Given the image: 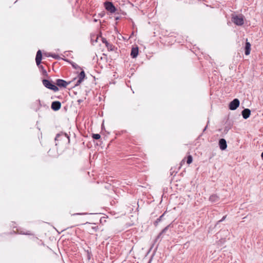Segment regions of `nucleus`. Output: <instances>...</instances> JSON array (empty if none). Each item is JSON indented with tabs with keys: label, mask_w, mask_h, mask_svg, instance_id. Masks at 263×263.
<instances>
[{
	"label": "nucleus",
	"mask_w": 263,
	"mask_h": 263,
	"mask_svg": "<svg viewBox=\"0 0 263 263\" xmlns=\"http://www.w3.org/2000/svg\"><path fill=\"white\" fill-rule=\"evenodd\" d=\"M42 83L43 85L48 89L52 90L55 92L59 90L58 87L53 84L51 81L47 79H43L42 80Z\"/></svg>",
	"instance_id": "1"
},
{
	"label": "nucleus",
	"mask_w": 263,
	"mask_h": 263,
	"mask_svg": "<svg viewBox=\"0 0 263 263\" xmlns=\"http://www.w3.org/2000/svg\"><path fill=\"white\" fill-rule=\"evenodd\" d=\"M232 21L237 26H242L244 24V16L242 15H236L232 17Z\"/></svg>",
	"instance_id": "2"
},
{
	"label": "nucleus",
	"mask_w": 263,
	"mask_h": 263,
	"mask_svg": "<svg viewBox=\"0 0 263 263\" xmlns=\"http://www.w3.org/2000/svg\"><path fill=\"white\" fill-rule=\"evenodd\" d=\"M104 5L106 10L111 13H115L117 10V8L111 2H105L104 3Z\"/></svg>",
	"instance_id": "3"
},
{
	"label": "nucleus",
	"mask_w": 263,
	"mask_h": 263,
	"mask_svg": "<svg viewBox=\"0 0 263 263\" xmlns=\"http://www.w3.org/2000/svg\"><path fill=\"white\" fill-rule=\"evenodd\" d=\"M240 102L238 99H234L229 104V109L234 110H235L239 105Z\"/></svg>",
	"instance_id": "4"
},
{
	"label": "nucleus",
	"mask_w": 263,
	"mask_h": 263,
	"mask_svg": "<svg viewBox=\"0 0 263 263\" xmlns=\"http://www.w3.org/2000/svg\"><path fill=\"white\" fill-rule=\"evenodd\" d=\"M70 83V82H66L64 80L59 79L56 80L55 84L57 87L66 88Z\"/></svg>",
	"instance_id": "5"
},
{
	"label": "nucleus",
	"mask_w": 263,
	"mask_h": 263,
	"mask_svg": "<svg viewBox=\"0 0 263 263\" xmlns=\"http://www.w3.org/2000/svg\"><path fill=\"white\" fill-rule=\"evenodd\" d=\"M61 103L59 101H53L51 105V108L54 111H57L60 109Z\"/></svg>",
	"instance_id": "6"
},
{
	"label": "nucleus",
	"mask_w": 263,
	"mask_h": 263,
	"mask_svg": "<svg viewBox=\"0 0 263 263\" xmlns=\"http://www.w3.org/2000/svg\"><path fill=\"white\" fill-rule=\"evenodd\" d=\"M219 146L221 150H225L227 147V141L224 139H220L219 141Z\"/></svg>",
	"instance_id": "7"
},
{
	"label": "nucleus",
	"mask_w": 263,
	"mask_h": 263,
	"mask_svg": "<svg viewBox=\"0 0 263 263\" xmlns=\"http://www.w3.org/2000/svg\"><path fill=\"white\" fill-rule=\"evenodd\" d=\"M42 58V52L40 50H39L37 51L36 57H35V61L36 65L39 66L41 63V60Z\"/></svg>",
	"instance_id": "8"
},
{
	"label": "nucleus",
	"mask_w": 263,
	"mask_h": 263,
	"mask_svg": "<svg viewBox=\"0 0 263 263\" xmlns=\"http://www.w3.org/2000/svg\"><path fill=\"white\" fill-rule=\"evenodd\" d=\"M63 138H67L68 139V141H69V138L68 136V135L66 134H63V133L57 134L55 137V141L61 140Z\"/></svg>",
	"instance_id": "9"
},
{
	"label": "nucleus",
	"mask_w": 263,
	"mask_h": 263,
	"mask_svg": "<svg viewBox=\"0 0 263 263\" xmlns=\"http://www.w3.org/2000/svg\"><path fill=\"white\" fill-rule=\"evenodd\" d=\"M242 116L245 119H248L251 114V111L248 108L244 109L241 112Z\"/></svg>",
	"instance_id": "10"
},
{
	"label": "nucleus",
	"mask_w": 263,
	"mask_h": 263,
	"mask_svg": "<svg viewBox=\"0 0 263 263\" xmlns=\"http://www.w3.org/2000/svg\"><path fill=\"white\" fill-rule=\"evenodd\" d=\"M138 52H139L138 47H133V48H132V50H131L130 56L133 58H136L138 56Z\"/></svg>",
	"instance_id": "11"
},
{
	"label": "nucleus",
	"mask_w": 263,
	"mask_h": 263,
	"mask_svg": "<svg viewBox=\"0 0 263 263\" xmlns=\"http://www.w3.org/2000/svg\"><path fill=\"white\" fill-rule=\"evenodd\" d=\"M219 197L217 195H216V194L212 195L209 198V200L211 202H213V203L218 202L219 201Z\"/></svg>",
	"instance_id": "12"
},
{
	"label": "nucleus",
	"mask_w": 263,
	"mask_h": 263,
	"mask_svg": "<svg viewBox=\"0 0 263 263\" xmlns=\"http://www.w3.org/2000/svg\"><path fill=\"white\" fill-rule=\"evenodd\" d=\"M251 51V44L247 42L245 45V54L249 55Z\"/></svg>",
	"instance_id": "13"
},
{
	"label": "nucleus",
	"mask_w": 263,
	"mask_h": 263,
	"mask_svg": "<svg viewBox=\"0 0 263 263\" xmlns=\"http://www.w3.org/2000/svg\"><path fill=\"white\" fill-rule=\"evenodd\" d=\"M171 224L168 225L165 228H164L161 232L159 234V235L157 236L156 241H157L159 238L161 237V236L164 233L166 232V231L168 230V228L170 227Z\"/></svg>",
	"instance_id": "14"
},
{
	"label": "nucleus",
	"mask_w": 263,
	"mask_h": 263,
	"mask_svg": "<svg viewBox=\"0 0 263 263\" xmlns=\"http://www.w3.org/2000/svg\"><path fill=\"white\" fill-rule=\"evenodd\" d=\"M105 46L109 51H114L115 48V46L109 43L108 42H106Z\"/></svg>",
	"instance_id": "15"
},
{
	"label": "nucleus",
	"mask_w": 263,
	"mask_h": 263,
	"mask_svg": "<svg viewBox=\"0 0 263 263\" xmlns=\"http://www.w3.org/2000/svg\"><path fill=\"white\" fill-rule=\"evenodd\" d=\"M165 212H164L162 215H161L158 218L156 219V220L154 222V224L156 227L158 224V223L162 221V218L164 216Z\"/></svg>",
	"instance_id": "16"
},
{
	"label": "nucleus",
	"mask_w": 263,
	"mask_h": 263,
	"mask_svg": "<svg viewBox=\"0 0 263 263\" xmlns=\"http://www.w3.org/2000/svg\"><path fill=\"white\" fill-rule=\"evenodd\" d=\"M85 72L83 70V71H81V72L78 75V78L83 80L85 78Z\"/></svg>",
	"instance_id": "17"
},
{
	"label": "nucleus",
	"mask_w": 263,
	"mask_h": 263,
	"mask_svg": "<svg viewBox=\"0 0 263 263\" xmlns=\"http://www.w3.org/2000/svg\"><path fill=\"white\" fill-rule=\"evenodd\" d=\"M193 161V158L191 155H189L187 157V161L186 162L187 164H191Z\"/></svg>",
	"instance_id": "18"
},
{
	"label": "nucleus",
	"mask_w": 263,
	"mask_h": 263,
	"mask_svg": "<svg viewBox=\"0 0 263 263\" xmlns=\"http://www.w3.org/2000/svg\"><path fill=\"white\" fill-rule=\"evenodd\" d=\"M93 139L98 140L101 138L100 135L99 134H93L92 136Z\"/></svg>",
	"instance_id": "19"
},
{
	"label": "nucleus",
	"mask_w": 263,
	"mask_h": 263,
	"mask_svg": "<svg viewBox=\"0 0 263 263\" xmlns=\"http://www.w3.org/2000/svg\"><path fill=\"white\" fill-rule=\"evenodd\" d=\"M99 37L98 36H97L96 37V39L93 40V37L92 36L91 37V42L92 43H97V41H98V39Z\"/></svg>",
	"instance_id": "20"
},
{
	"label": "nucleus",
	"mask_w": 263,
	"mask_h": 263,
	"mask_svg": "<svg viewBox=\"0 0 263 263\" xmlns=\"http://www.w3.org/2000/svg\"><path fill=\"white\" fill-rule=\"evenodd\" d=\"M51 56L55 59H58L59 58V55L55 54H52Z\"/></svg>",
	"instance_id": "21"
},
{
	"label": "nucleus",
	"mask_w": 263,
	"mask_h": 263,
	"mask_svg": "<svg viewBox=\"0 0 263 263\" xmlns=\"http://www.w3.org/2000/svg\"><path fill=\"white\" fill-rule=\"evenodd\" d=\"M83 80H81V79H79V80H78L77 82V84H76V86H78L79 85H80L82 82L83 81Z\"/></svg>",
	"instance_id": "22"
},
{
	"label": "nucleus",
	"mask_w": 263,
	"mask_h": 263,
	"mask_svg": "<svg viewBox=\"0 0 263 263\" xmlns=\"http://www.w3.org/2000/svg\"><path fill=\"white\" fill-rule=\"evenodd\" d=\"M102 41L103 43H104L105 45L106 44V42H108L106 40V39L104 37H102Z\"/></svg>",
	"instance_id": "23"
},
{
	"label": "nucleus",
	"mask_w": 263,
	"mask_h": 263,
	"mask_svg": "<svg viewBox=\"0 0 263 263\" xmlns=\"http://www.w3.org/2000/svg\"><path fill=\"white\" fill-rule=\"evenodd\" d=\"M87 257L88 259H90L91 254L90 252H89L88 250L87 251Z\"/></svg>",
	"instance_id": "24"
},
{
	"label": "nucleus",
	"mask_w": 263,
	"mask_h": 263,
	"mask_svg": "<svg viewBox=\"0 0 263 263\" xmlns=\"http://www.w3.org/2000/svg\"><path fill=\"white\" fill-rule=\"evenodd\" d=\"M43 74L44 75H45V76H47V72L45 69H43Z\"/></svg>",
	"instance_id": "25"
},
{
	"label": "nucleus",
	"mask_w": 263,
	"mask_h": 263,
	"mask_svg": "<svg viewBox=\"0 0 263 263\" xmlns=\"http://www.w3.org/2000/svg\"><path fill=\"white\" fill-rule=\"evenodd\" d=\"M226 217V216H223V217L221 218V219H220L218 222H220L223 221L225 219Z\"/></svg>",
	"instance_id": "26"
},
{
	"label": "nucleus",
	"mask_w": 263,
	"mask_h": 263,
	"mask_svg": "<svg viewBox=\"0 0 263 263\" xmlns=\"http://www.w3.org/2000/svg\"><path fill=\"white\" fill-rule=\"evenodd\" d=\"M39 66V67L40 68H42V70H43L44 67H43V66L42 65H39V66Z\"/></svg>",
	"instance_id": "27"
},
{
	"label": "nucleus",
	"mask_w": 263,
	"mask_h": 263,
	"mask_svg": "<svg viewBox=\"0 0 263 263\" xmlns=\"http://www.w3.org/2000/svg\"><path fill=\"white\" fill-rule=\"evenodd\" d=\"M207 126H208V125H206V126L204 127V128L203 129V132L206 130V128H207Z\"/></svg>",
	"instance_id": "28"
},
{
	"label": "nucleus",
	"mask_w": 263,
	"mask_h": 263,
	"mask_svg": "<svg viewBox=\"0 0 263 263\" xmlns=\"http://www.w3.org/2000/svg\"><path fill=\"white\" fill-rule=\"evenodd\" d=\"M119 18H119V17H116L115 18V20H119Z\"/></svg>",
	"instance_id": "29"
},
{
	"label": "nucleus",
	"mask_w": 263,
	"mask_h": 263,
	"mask_svg": "<svg viewBox=\"0 0 263 263\" xmlns=\"http://www.w3.org/2000/svg\"><path fill=\"white\" fill-rule=\"evenodd\" d=\"M78 102L79 103H81V102H82V100H79L78 101Z\"/></svg>",
	"instance_id": "30"
},
{
	"label": "nucleus",
	"mask_w": 263,
	"mask_h": 263,
	"mask_svg": "<svg viewBox=\"0 0 263 263\" xmlns=\"http://www.w3.org/2000/svg\"><path fill=\"white\" fill-rule=\"evenodd\" d=\"M261 158L263 159V152L261 154Z\"/></svg>",
	"instance_id": "31"
},
{
	"label": "nucleus",
	"mask_w": 263,
	"mask_h": 263,
	"mask_svg": "<svg viewBox=\"0 0 263 263\" xmlns=\"http://www.w3.org/2000/svg\"><path fill=\"white\" fill-rule=\"evenodd\" d=\"M23 234H26V235H28V234H29V233H23Z\"/></svg>",
	"instance_id": "32"
},
{
	"label": "nucleus",
	"mask_w": 263,
	"mask_h": 263,
	"mask_svg": "<svg viewBox=\"0 0 263 263\" xmlns=\"http://www.w3.org/2000/svg\"><path fill=\"white\" fill-rule=\"evenodd\" d=\"M97 21V20L96 19L94 20V22H96Z\"/></svg>",
	"instance_id": "33"
},
{
	"label": "nucleus",
	"mask_w": 263,
	"mask_h": 263,
	"mask_svg": "<svg viewBox=\"0 0 263 263\" xmlns=\"http://www.w3.org/2000/svg\"><path fill=\"white\" fill-rule=\"evenodd\" d=\"M148 263H151V260L148 261Z\"/></svg>",
	"instance_id": "34"
}]
</instances>
